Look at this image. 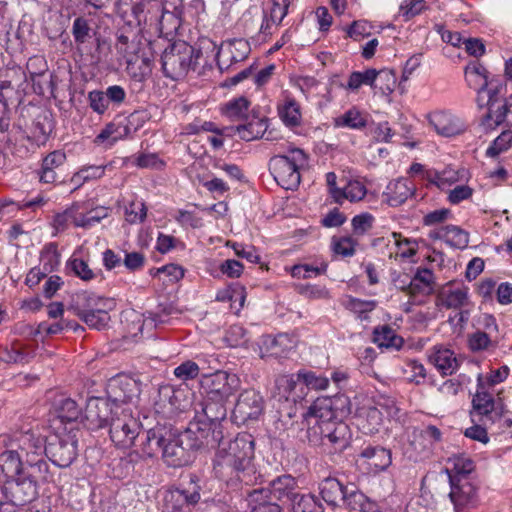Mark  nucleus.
I'll list each match as a JSON object with an SVG mask.
<instances>
[{
	"label": "nucleus",
	"mask_w": 512,
	"mask_h": 512,
	"mask_svg": "<svg viewBox=\"0 0 512 512\" xmlns=\"http://www.w3.org/2000/svg\"><path fill=\"white\" fill-rule=\"evenodd\" d=\"M296 377L297 379L295 380L292 376H283L278 380V384L285 391L290 392L296 387L297 381L302 382L307 388L313 390H326L330 383L326 376L308 370L298 371Z\"/></svg>",
	"instance_id": "nucleus-22"
},
{
	"label": "nucleus",
	"mask_w": 512,
	"mask_h": 512,
	"mask_svg": "<svg viewBox=\"0 0 512 512\" xmlns=\"http://www.w3.org/2000/svg\"><path fill=\"white\" fill-rule=\"evenodd\" d=\"M137 49L138 44L136 42L130 41L129 38L123 34L118 36L116 50L120 57V60H123L125 65L127 64V60L139 56Z\"/></svg>",
	"instance_id": "nucleus-58"
},
{
	"label": "nucleus",
	"mask_w": 512,
	"mask_h": 512,
	"mask_svg": "<svg viewBox=\"0 0 512 512\" xmlns=\"http://www.w3.org/2000/svg\"><path fill=\"white\" fill-rule=\"evenodd\" d=\"M199 495H193L190 499L181 491H171L164 497L163 512H184L188 503H196Z\"/></svg>",
	"instance_id": "nucleus-43"
},
{
	"label": "nucleus",
	"mask_w": 512,
	"mask_h": 512,
	"mask_svg": "<svg viewBox=\"0 0 512 512\" xmlns=\"http://www.w3.org/2000/svg\"><path fill=\"white\" fill-rule=\"evenodd\" d=\"M141 425L133 416L130 406L121 409L117 416L110 421V438L116 447L128 449L132 447L135 439L140 436Z\"/></svg>",
	"instance_id": "nucleus-8"
},
{
	"label": "nucleus",
	"mask_w": 512,
	"mask_h": 512,
	"mask_svg": "<svg viewBox=\"0 0 512 512\" xmlns=\"http://www.w3.org/2000/svg\"><path fill=\"white\" fill-rule=\"evenodd\" d=\"M23 457L16 448H10L0 453V488L4 497H8V483L23 475Z\"/></svg>",
	"instance_id": "nucleus-14"
},
{
	"label": "nucleus",
	"mask_w": 512,
	"mask_h": 512,
	"mask_svg": "<svg viewBox=\"0 0 512 512\" xmlns=\"http://www.w3.org/2000/svg\"><path fill=\"white\" fill-rule=\"evenodd\" d=\"M51 461L58 467H68L77 456V440L68 436L49 445Z\"/></svg>",
	"instance_id": "nucleus-24"
},
{
	"label": "nucleus",
	"mask_w": 512,
	"mask_h": 512,
	"mask_svg": "<svg viewBox=\"0 0 512 512\" xmlns=\"http://www.w3.org/2000/svg\"><path fill=\"white\" fill-rule=\"evenodd\" d=\"M46 474H24L15 478L12 483H8V497L14 504L25 505L32 501L37 496V481L39 479H45Z\"/></svg>",
	"instance_id": "nucleus-12"
},
{
	"label": "nucleus",
	"mask_w": 512,
	"mask_h": 512,
	"mask_svg": "<svg viewBox=\"0 0 512 512\" xmlns=\"http://www.w3.org/2000/svg\"><path fill=\"white\" fill-rule=\"evenodd\" d=\"M199 57L200 51L193 46L185 42L174 43L161 56L163 72L171 79H180L195 68Z\"/></svg>",
	"instance_id": "nucleus-4"
},
{
	"label": "nucleus",
	"mask_w": 512,
	"mask_h": 512,
	"mask_svg": "<svg viewBox=\"0 0 512 512\" xmlns=\"http://www.w3.org/2000/svg\"><path fill=\"white\" fill-rule=\"evenodd\" d=\"M429 125L444 137H453L465 130L464 122L448 111H434L427 115Z\"/></svg>",
	"instance_id": "nucleus-18"
},
{
	"label": "nucleus",
	"mask_w": 512,
	"mask_h": 512,
	"mask_svg": "<svg viewBox=\"0 0 512 512\" xmlns=\"http://www.w3.org/2000/svg\"><path fill=\"white\" fill-rule=\"evenodd\" d=\"M414 186L407 179H396L388 183L383 192L384 201L391 207H398L414 194Z\"/></svg>",
	"instance_id": "nucleus-28"
},
{
	"label": "nucleus",
	"mask_w": 512,
	"mask_h": 512,
	"mask_svg": "<svg viewBox=\"0 0 512 512\" xmlns=\"http://www.w3.org/2000/svg\"><path fill=\"white\" fill-rule=\"evenodd\" d=\"M123 408L121 405L113 404L109 397H91L85 407L84 421L91 430L101 429L110 426L112 418Z\"/></svg>",
	"instance_id": "nucleus-10"
},
{
	"label": "nucleus",
	"mask_w": 512,
	"mask_h": 512,
	"mask_svg": "<svg viewBox=\"0 0 512 512\" xmlns=\"http://www.w3.org/2000/svg\"><path fill=\"white\" fill-rule=\"evenodd\" d=\"M80 416V409L77 403L70 399H64L58 408V418L62 422L76 421Z\"/></svg>",
	"instance_id": "nucleus-63"
},
{
	"label": "nucleus",
	"mask_w": 512,
	"mask_h": 512,
	"mask_svg": "<svg viewBox=\"0 0 512 512\" xmlns=\"http://www.w3.org/2000/svg\"><path fill=\"white\" fill-rule=\"evenodd\" d=\"M267 496L265 489L254 490L249 494L250 512H282L281 507Z\"/></svg>",
	"instance_id": "nucleus-39"
},
{
	"label": "nucleus",
	"mask_w": 512,
	"mask_h": 512,
	"mask_svg": "<svg viewBox=\"0 0 512 512\" xmlns=\"http://www.w3.org/2000/svg\"><path fill=\"white\" fill-rule=\"evenodd\" d=\"M268 128L265 118H254L245 125L237 127L239 137L244 141H252L261 138Z\"/></svg>",
	"instance_id": "nucleus-44"
},
{
	"label": "nucleus",
	"mask_w": 512,
	"mask_h": 512,
	"mask_svg": "<svg viewBox=\"0 0 512 512\" xmlns=\"http://www.w3.org/2000/svg\"><path fill=\"white\" fill-rule=\"evenodd\" d=\"M331 246L334 253L342 257H351L355 254L357 241L350 236L333 237Z\"/></svg>",
	"instance_id": "nucleus-61"
},
{
	"label": "nucleus",
	"mask_w": 512,
	"mask_h": 512,
	"mask_svg": "<svg viewBox=\"0 0 512 512\" xmlns=\"http://www.w3.org/2000/svg\"><path fill=\"white\" fill-rule=\"evenodd\" d=\"M350 492L335 478H326L320 483V494L329 505H337L340 501L346 504Z\"/></svg>",
	"instance_id": "nucleus-36"
},
{
	"label": "nucleus",
	"mask_w": 512,
	"mask_h": 512,
	"mask_svg": "<svg viewBox=\"0 0 512 512\" xmlns=\"http://www.w3.org/2000/svg\"><path fill=\"white\" fill-rule=\"evenodd\" d=\"M241 381L235 373L218 370L204 375L201 387L206 394L203 412L210 421H219L226 417V403L240 388Z\"/></svg>",
	"instance_id": "nucleus-2"
},
{
	"label": "nucleus",
	"mask_w": 512,
	"mask_h": 512,
	"mask_svg": "<svg viewBox=\"0 0 512 512\" xmlns=\"http://www.w3.org/2000/svg\"><path fill=\"white\" fill-rule=\"evenodd\" d=\"M465 80L468 86L474 89L479 94V96H481L483 93L487 95L492 82L494 85L496 83H501L498 80H489L486 68L476 61H473L466 66Z\"/></svg>",
	"instance_id": "nucleus-26"
},
{
	"label": "nucleus",
	"mask_w": 512,
	"mask_h": 512,
	"mask_svg": "<svg viewBox=\"0 0 512 512\" xmlns=\"http://www.w3.org/2000/svg\"><path fill=\"white\" fill-rule=\"evenodd\" d=\"M16 446L22 457H25V463L37 469L38 474L44 475L48 472V464L43 458L47 451L44 437L25 432L17 438Z\"/></svg>",
	"instance_id": "nucleus-9"
},
{
	"label": "nucleus",
	"mask_w": 512,
	"mask_h": 512,
	"mask_svg": "<svg viewBox=\"0 0 512 512\" xmlns=\"http://www.w3.org/2000/svg\"><path fill=\"white\" fill-rule=\"evenodd\" d=\"M377 306L375 300H362L355 297H348L345 301V307L356 314L360 319H368V314Z\"/></svg>",
	"instance_id": "nucleus-53"
},
{
	"label": "nucleus",
	"mask_w": 512,
	"mask_h": 512,
	"mask_svg": "<svg viewBox=\"0 0 512 512\" xmlns=\"http://www.w3.org/2000/svg\"><path fill=\"white\" fill-rule=\"evenodd\" d=\"M373 341L380 348L400 349L403 345L402 337L398 336L394 329L388 325L375 328L373 333Z\"/></svg>",
	"instance_id": "nucleus-38"
},
{
	"label": "nucleus",
	"mask_w": 512,
	"mask_h": 512,
	"mask_svg": "<svg viewBox=\"0 0 512 512\" xmlns=\"http://www.w3.org/2000/svg\"><path fill=\"white\" fill-rule=\"evenodd\" d=\"M65 161L66 154L61 150H55L46 155L42 160V165L38 172L39 181L45 184L56 183L58 179L56 169L61 167Z\"/></svg>",
	"instance_id": "nucleus-31"
},
{
	"label": "nucleus",
	"mask_w": 512,
	"mask_h": 512,
	"mask_svg": "<svg viewBox=\"0 0 512 512\" xmlns=\"http://www.w3.org/2000/svg\"><path fill=\"white\" fill-rule=\"evenodd\" d=\"M140 445L131 453L141 459L152 458L161 452L165 435L160 429H150L140 436Z\"/></svg>",
	"instance_id": "nucleus-25"
},
{
	"label": "nucleus",
	"mask_w": 512,
	"mask_h": 512,
	"mask_svg": "<svg viewBox=\"0 0 512 512\" xmlns=\"http://www.w3.org/2000/svg\"><path fill=\"white\" fill-rule=\"evenodd\" d=\"M147 4V14L150 15V20H152L154 17L157 19V13L159 11L175 15H183L182 0H163V2H159L157 0H149L147 1Z\"/></svg>",
	"instance_id": "nucleus-46"
},
{
	"label": "nucleus",
	"mask_w": 512,
	"mask_h": 512,
	"mask_svg": "<svg viewBox=\"0 0 512 512\" xmlns=\"http://www.w3.org/2000/svg\"><path fill=\"white\" fill-rule=\"evenodd\" d=\"M340 194L341 196L339 199L335 200V202L338 204H342L344 200H349L350 202H358L365 198L367 194V188L359 180H350L344 188H341Z\"/></svg>",
	"instance_id": "nucleus-51"
},
{
	"label": "nucleus",
	"mask_w": 512,
	"mask_h": 512,
	"mask_svg": "<svg viewBox=\"0 0 512 512\" xmlns=\"http://www.w3.org/2000/svg\"><path fill=\"white\" fill-rule=\"evenodd\" d=\"M254 441L251 435L239 434L230 441H221L216 452L213 471L217 478L228 485L250 481Z\"/></svg>",
	"instance_id": "nucleus-1"
},
{
	"label": "nucleus",
	"mask_w": 512,
	"mask_h": 512,
	"mask_svg": "<svg viewBox=\"0 0 512 512\" xmlns=\"http://www.w3.org/2000/svg\"><path fill=\"white\" fill-rule=\"evenodd\" d=\"M505 90L503 83H491L487 92L488 111L484 119V125L488 128L501 124L512 126V94L509 98H503Z\"/></svg>",
	"instance_id": "nucleus-7"
},
{
	"label": "nucleus",
	"mask_w": 512,
	"mask_h": 512,
	"mask_svg": "<svg viewBox=\"0 0 512 512\" xmlns=\"http://www.w3.org/2000/svg\"><path fill=\"white\" fill-rule=\"evenodd\" d=\"M105 173V166H84L79 169L71 178V182L80 187L85 182L101 178Z\"/></svg>",
	"instance_id": "nucleus-54"
},
{
	"label": "nucleus",
	"mask_w": 512,
	"mask_h": 512,
	"mask_svg": "<svg viewBox=\"0 0 512 512\" xmlns=\"http://www.w3.org/2000/svg\"><path fill=\"white\" fill-rule=\"evenodd\" d=\"M512 147V130L503 131L487 148L486 156L496 158Z\"/></svg>",
	"instance_id": "nucleus-55"
},
{
	"label": "nucleus",
	"mask_w": 512,
	"mask_h": 512,
	"mask_svg": "<svg viewBox=\"0 0 512 512\" xmlns=\"http://www.w3.org/2000/svg\"><path fill=\"white\" fill-rule=\"evenodd\" d=\"M291 504L294 512H323L322 504L311 494H298V498Z\"/></svg>",
	"instance_id": "nucleus-56"
},
{
	"label": "nucleus",
	"mask_w": 512,
	"mask_h": 512,
	"mask_svg": "<svg viewBox=\"0 0 512 512\" xmlns=\"http://www.w3.org/2000/svg\"><path fill=\"white\" fill-rule=\"evenodd\" d=\"M287 342H289V335L287 334H279L275 337L270 335L263 336L259 346L260 357H281L282 350H278L277 345H286Z\"/></svg>",
	"instance_id": "nucleus-47"
},
{
	"label": "nucleus",
	"mask_w": 512,
	"mask_h": 512,
	"mask_svg": "<svg viewBox=\"0 0 512 512\" xmlns=\"http://www.w3.org/2000/svg\"><path fill=\"white\" fill-rule=\"evenodd\" d=\"M346 505L354 511L379 512L377 503L370 500L362 492L357 490L350 491L346 498Z\"/></svg>",
	"instance_id": "nucleus-50"
},
{
	"label": "nucleus",
	"mask_w": 512,
	"mask_h": 512,
	"mask_svg": "<svg viewBox=\"0 0 512 512\" xmlns=\"http://www.w3.org/2000/svg\"><path fill=\"white\" fill-rule=\"evenodd\" d=\"M263 411V400L254 389L244 390L238 397L233 414L241 422L258 418Z\"/></svg>",
	"instance_id": "nucleus-16"
},
{
	"label": "nucleus",
	"mask_w": 512,
	"mask_h": 512,
	"mask_svg": "<svg viewBox=\"0 0 512 512\" xmlns=\"http://www.w3.org/2000/svg\"><path fill=\"white\" fill-rule=\"evenodd\" d=\"M140 386L136 379L126 374L112 377L107 384V396L113 404L122 407L130 406L132 401L138 398Z\"/></svg>",
	"instance_id": "nucleus-11"
},
{
	"label": "nucleus",
	"mask_w": 512,
	"mask_h": 512,
	"mask_svg": "<svg viewBox=\"0 0 512 512\" xmlns=\"http://www.w3.org/2000/svg\"><path fill=\"white\" fill-rule=\"evenodd\" d=\"M448 467L446 473L449 480L454 478H471V473L475 469L474 461L465 454H455L448 458Z\"/></svg>",
	"instance_id": "nucleus-34"
},
{
	"label": "nucleus",
	"mask_w": 512,
	"mask_h": 512,
	"mask_svg": "<svg viewBox=\"0 0 512 512\" xmlns=\"http://www.w3.org/2000/svg\"><path fill=\"white\" fill-rule=\"evenodd\" d=\"M433 240H441L453 248L463 249L469 243V235L466 231L455 225L440 227L429 233Z\"/></svg>",
	"instance_id": "nucleus-30"
},
{
	"label": "nucleus",
	"mask_w": 512,
	"mask_h": 512,
	"mask_svg": "<svg viewBox=\"0 0 512 512\" xmlns=\"http://www.w3.org/2000/svg\"><path fill=\"white\" fill-rule=\"evenodd\" d=\"M367 125V114L353 107L334 119L337 128L362 129Z\"/></svg>",
	"instance_id": "nucleus-41"
},
{
	"label": "nucleus",
	"mask_w": 512,
	"mask_h": 512,
	"mask_svg": "<svg viewBox=\"0 0 512 512\" xmlns=\"http://www.w3.org/2000/svg\"><path fill=\"white\" fill-rule=\"evenodd\" d=\"M428 359L443 376L454 374L461 364V358L442 344L434 345L429 349Z\"/></svg>",
	"instance_id": "nucleus-19"
},
{
	"label": "nucleus",
	"mask_w": 512,
	"mask_h": 512,
	"mask_svg": "<svg viewBox=\"0 0 512 512\" xmlns=\"http://www.w3.org/2000/svg\"><path fill=\"white\" fill-rule=\"evenodd\" d=\"M267 496L273 500L295 502L298 498L297 482L291 475H281L273 479L268 488Z\"/></svg>",
	"instance_id": "nucleus-23"
},
{
	"label": "nucleus",
	"mask_w": 512,
	"mask_h": 512,
	"mask_svg": "<svg viewBox=\"0 0 512 512\" xmlns=\"http://www.w3.org/2000/svg\"><path fill=\"white\" fill-rule=\"evenodd\" d=\"M114 305L113 299L82 293L77 296L75 309L77 316L89 327L101 330L108 324L109 311Z\"/></svg>",
	"instance_id": "nucleus-5"
},
{
	"label": "nucleus",
	"mask_w": 512,
	"mask_h": 512,
	"mask_svg": "<svg viewBox=\"0 0 512 512\" xmlns=\"http://www.w3.org/2000/svg\"><path fill=\"white\" fill-rule=\"evenodd\" d=\"M441 305L448 309H458L468 302V288L464 285H447L440 293Z\"/></svg>",
	"instance_id": "nucleus-37"
},
{
	"label": "nucleus",
	"mask_w": 512,
	"mask_h": 512,
	"mask_svg": "<svg viewBox=\"0 0 512 512\" xmlns=\"http://www.w3.org/2000/svg\"><path fill=\"white\" fill-rule=\"evenodd\" d=\"M307 437L312 445H322L338 452L344 450L349 445L351 432L345 422L336 420L320 428L317 426L308 427Z\"/></svg>",
	"instance_id": "nucleus-6"
},
{
	"label": "nucleus",
	"mask_w": 512,
	"mask_h": 512,
	"mask_svg": "<svg viewBox=\"0 0 512 512\" xmlns=\"http://www.w3.org/2000/svg\"><path fill=\"white\" fill-rule=\"evenodd\" d=\"M306 165V154L303 150L295 148L286 155L272 157L269 161V170L279 186L293 190L300 184V170Z\"/></svg>",
	"instance_id": "nucleus-3"
},
{
	"label": "nucleus",
	"mask_w": 512,
	"mask_h": 512,
	"mask_svg": "<svg viewBox=\"0 0 512 512\" xmlns=\"http://www.w3.org/2000/svg\"><path fill=\"white\" fill-rule=\"evenodd\" d=\"M250 101L246 97H237L228 101L221 111L231 121L247 119L250 111Z\"/></svg>",
	"instance_id": "nucleus-40"
},
{
	"label": "nucleus",
	"mask_w": 512,
	"mask_h": 512,
	"mask_svg": "<svg viewBox=\"0 0 512 512\" xmlns=\"http://www.w3.org/2000/svg\"><path fill=\"white\" fill-rule=\"evenodd\" d=\"M449 482L451 488L449 497L454 504L455 512L475 506L477 502V488L472 478H454V480H449Z\"/></svg>",
	"instance_id": "nucleus-15"
},
{
	"label": "nucleus",
	"mask_w": 512,
	"mask_h": 512,
	"mask_svg": "<svg viewBox=\"0 0 512 512\" xmlns=\"http://www.w3.org/2000/svg\"><path fill=\"white\" fill-rule=\"evenodd\" d=\"M394 245L396 246V256L402 259H411L419 249V242L416 239H410L402 236L400 233H392Z\"/></svg>",
	"instance_id": "nucleus-49"
},
{
	"label": "nucleus",
	"mask_w": 512,
	"mask_h": 512,
	"mask_svg": "<svg viewBox=\"0 0 512 512\" xmlns=\"http://www.w3.org/2000/svg\"><path fill=\"white\" fill-rule=\"evenodd\" d=\"M360 457L365 460L369 471L374 474L385 471L392 463L391 451L380 446L364 448Z\"/></svg>",
	"instance_id": "nucleus-29"
},
{
	"label": "nucleus",
	"mask_w": 512,
	"mask_h": 512,
	"mask_svg": "<svg viewBox=\"0 0 512 512\" xmlns=\"http://www.w3.org/2000/svg\"><path fill=\"white\" fill-rule=\"evenodd\" d=\"M375 81V69H367L363 72L355 71L352 72L348 78L347 88L355 91L362 85H368L373 89V83Z\"/></svg>",
	"instance_id": "nucleus-57"
},
{
	"label": "nucleus",
	"mask_w": 512,
	"mask_h": 512,
	"mask_svg": "<svg viewBox=\"0 0 512 512\" xmlns=\"http://www.w3.org/2000/svg\"><path fill=\"white\" fill-rule=\"evenodd\" d=\"M278 114L282 122L288 127H296L301 124V107L289 94L283 95L282 102L278 105Z\"/></svg>",
	"instance_id": "nucleus-35"
},
{
	"label": "nucleus",
	"mask_w": 512,
	"mask_h": 512,
	"mask_svg": "<svg viewBox=\"0 0 512 512\" xmlns=\"http://www.w3.org/2000/svg\"><path fill=\"white\" fill-rule=\"evenodd\" d=\"M88 102L90 108L97 114L103 115L109 107V101L105 92L93 90L88 93Z\"/></svg>",
	"instance_id": "nucleus-64"
},
{
	"label": "nucleus",
	"mask_w": 512,
	"mask_h": 512,
	"mask_svg": "<svg viewBox=\"0 0 512 512\" xmlns=\"http://www.w3.org/2000/svg\"><path fill=\"white\" fill-rule=\"evenodd\" d=\"M183 15H175L171 13L161 12L159 18V30L165 35L176 33L182 24Z\"/></svg>",
	"instance_id": "nucleus-62"
},
{
	"label": "nucleus",
	"mask_w": 512,
	"mask_h": 512,
	"mask_svg": "<svg viewBox=\"0 0 512 512\" xmlns=\"http://www.w3.org/2000/svg\"><path fill=\"white\" fill-rule=\"evenodd\" d=\"M162 457L168 466L182 467L191 462L192 453L183 447L180 437H165V442L161 449Z\"/></svg>",
	"instance_id": "nucleus-21"
},
{
	"label": "nucleus",
	"mask_w": 512,
	"mask_h": 512,
	"mask_svg": "<svg viewBox=\"0 0 512 512\" xmlns=\"http://www.w3.org/2000/svg\"><path fill=\"white\" fill-rule=\"evenodd\" d=\"M469 179V173L464 168L455 169L446 167L442 171L434 172L430 181L443 191Z\"/></svg>",
	"instance_id": "nucleus-32"
},
{
	"label": "nucleus",
	"mask_w": 512,
	"mask_h": 512,
	"mask_svg": "<svg viewBox=\"0 0 512 512\" xmlns=\"http://www.w3.org/2000/svg\"><path fill=\"white\" fill-rule=\"evenodd\" d=\"M447 191V201L452 205H458L463 201L470 200L474 194V189L465 183H459Z\"/></svg>",
	"instance_id": "nucleus-59"
},
{
	"label": "nucleus",
	"mask_w": 512,
	"mask_h": 512,
	"mask_svg": "<svg viewBox=\"0 0 512 512\" xmlns=\"http://www.w3.org/2000/svg\"><path fill=\"white\" fill-rule=\"evenodd\" d=\"M509 372V367L503 365L497 369L490 370V372L486 375L479 373L477 376V385L480 389H488L493 387L504 382L507 379Z\"/></svg>",
	"instance_id": "nucleus-52"
},
{
	"label": "nucleus",
	"mask_w": 512,
	"mask_h": 512,
	"mask_svg": "<svg viewBox=\"0 0 512 512\" xmlns=\"http://www.w3.org/2000/svg\"><path fill=\"white\" fill-rule=\"evenodd\" d=\"M397 84V78L392 70L383 69L380 71L375 70V81L373 83V90L383 95L391 94Z\"/></svg>",
	"instance_id": "nucleus-48"
},
{
	"label": "nucleus",
	"mask_w": 512,
	"mask_h": 512,
	"mask_svg": "<svg viewBox=\"0 0 512 512\" xmlns=\"http://www.w3.org/2000/svg\"><path fill=\"white\" fill-rule=\"evenodd\" d=\"M410 295L413 304H421L420 297L430 295L434 290V275L430 269H418L413 278L410 280L408 286L405 288Z\"/></svg>",
	"instance_id": "nucleus-20"
},
{
	"label": "nucleus",
	"mask_w": 512,
	"mask_h": 512,
	"mask_svg": "<svg viewBox=\"0 0 512 512\" xmlns=\"http://www.w3.org/2000/svg\"><path fill=\"white\" fill-rule=\"evenodd\" d=\"M308 427H321L333 423L337 419L334 409V401L330 397L317 398L304 414Z\"/></svg>",
	"instance_id": "nucleus-17"
},
{
	"label": "nucleus",
	"mask_w": 512,
	"mask_h": 512,
	"mask_svg": "<svg viewBox=\"0 0 512 512\" xmlns=\"http://www.w3.org/2000/svg\"><path fill=\"white\" fill-rule=\"evenodd\" d=\"M147 216V208L142 200H132L125 207V219L130 224L142 223Z\"/></svg>",
	"instance_id": "nucleus-60"
},
{
	"label": "nucleus",
	"mask_w": 512,
	"mask_h": 512,
	"mask_svg": "<svg viewBox=\"0 0 512 512\" xmlns=\"http://www.w3.org/2000/svg\"><path fill=\"white\" fill-rule=\"evenodd\" d=\"M249 53V43L244 39H235L231 41L225 49L218 51V66L220 69L228 68L230 64L238 63L246 59Z\"/></svg>",
	"instance_id": "nucleus-27"
},
{
	"label": "nucleus",
	"mask_w": 512,
	"mask_h": 512,
	"mask_svg": "<svg viewBox=\"0 0 512 512\" xmlns=\"http://www.w3.org/2000/svg\"><path fill=\"white\" fill-rule=\"evenodd\" d=\"M126 71L134 80L142 82L151 74V60L142 55L127 60Z\"/></svg>",
	"instance_id": "nucleus-45"
},
{
	"label": "nucleus",
	"mask_w": 512,
	"mask_h": 512,
	"mask_svg": "<svg viewBox=\"0 0 512 512\" xmlns=\"http://www.w3.org/2000/svg\"><path fill=\"white\" fill-rule=\"evenodd\" d=\"M74 228L88 230L108 216V208L93 207L88 201L73 202L70 206Z\"/></svg>",
	"instance_id": "nucleus-13"
},
{
	"label": "nucleus",
	"mask_w": 512,
	"mask_h": 512,
	"mask_svg": "<svg viewBox=\"0 0 512 512\" xmlns=\"http://www.w3.org/2000/svg\"><path fill=\"white\" fill-rule=\"evenodd\" d=\"M473 409L476 414L491 420V414L494 411V398L487 389H480L477 385L476 393L472 399Z\"/></svg>",
	"instance_id": "nucleus-42"
},
{
	"label": "nucleus",
	"mask_w": 512,
	"mask_h": 512,
	"mask_svg": "<svg viewBox=\"0 0 512 512\" xmlns=\"http://www.w3.org/2000/svg\"><path fill=\"white\" fill-rule=\"evenodd\" d=\"M382 411L378 407L362 408L356 417L357 426L364 434L373 435L383 425Z\"/></svg>",
	"instance_id": "nucleus-33"
}]
</instances>
